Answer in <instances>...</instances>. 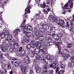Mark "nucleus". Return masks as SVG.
Wrapping results in <instances>:
<instances>
[{
    "label": "nucleus",
    "mask_w": 74,
    "mask_h": 74,
    "mask_svg": "<svg viewBox=\"0 0 74 74\" xmlns=\"http://www.w3.org/2000/svg\"><path fill=\"white\" fill-rule=\"evenodd\" d=\"M37 31V29L35 28L34 29V33H35V32H36Z\"/></svg>",
    "instance_id": "nucleus-64"
},
{
    "label": "nucleus",
    "mask_w": 74,
    "mask_h": 74,
    "mask_svg": "<svg viewBox=\"0 0 74 74\" xmlns=\"http://www.w3.org/2000/svg\"><path fill=\"white\" fill-rule=\"evenodd\" d=\"M45 48V49H44V51H43L42 53L43 55H45L47 53V49L48 48H46V47Z\"/></svg>",
    "instance_id": "nucleus-26"
},
{
    "label": "nucleus",
    "mask_w": 74,
    "mask_h": 74,
    "mask_svg": "<svg viewBox=\"0 0 74 74\" xmlns=\"http://www.w3.org/2000/svg\"><path fill=\"white\" fill-rule=\"evenodd\" d=\"M42 73L43 74H47V73H48V72H47V71L46 70L43 71Z\"/></svg>",
    "instance_id": "nucleus-50"
},
{
    "label": "nucleus",
    "mask_w": 74,
    "mask_h": 74,
    "mask_svg": "<svg viewBox=\"0 0 74 74\" xmlns=\"http://www.w3.org/2000/svg\"><path fill=\"white\" fill-rule=\"evenodd\" d=\"M35 42L34 41H31L30 44H35Z\"/></svg>",
    "instance_id": "nucleus-56"
},
{
    "label": "nucleus",
    "mask_w": 74,
    "mask_h": 74,
    "mask_svg": "<svg viewBox=\"0 0 74 74\" xmlns=\"http://www.w3.org/2000/svg\"><path fill=\"white\" fill-rule=\"evenodd\" d=\"M50 30L51 31V32L54 33L55 32V28L53 27H52L50 28Z\"/></svg>",
    "instance_id": "nucleus-30"
},
{
    "label": "nucleus",
    "mask_w": 74,
    "mask_h": 74,
    "mask_svg": "<svg viewBox=\"0 0 74 74\" xmlns=\"http://www.w3.org/2000/svg\"><path fill=\"white\" fill-rule=\"evenodd\" d=\"M9 42V41L8 40H7V39H5L3 42V45H7L8 44Z\"/></svg>",
    "instance_id": "nucleus-19"
},
{
    "label": "nucleus",
    "mask_w": 74,
    "mask_h": 74,
    "mask_svg": "<svg viewBox=\"0 0 74 74\" xmlns=\"http://www.w3.org/2000/svg\"><path fill=\"white\" fill-rule=\"evenodd\" d=\"M56 42L60 44V45H62V39L59 38H58L57 40H56Z\"/></svg>",
    "instance_id": "nucleus-13"
},
{
    "label": "nucleus",
    "mask_w": 74,
    "mask_h": 74,
    "mask_svg": "<svg viewBox=\"0 0 74 74\" xmlns=\"http://www.w3.org/2000/svg\"><path fill=\"white\" fill-rule=\"evenodd\" d=\"M0 74H5V73L3 72L0 69Z\"/></svg>",
    "instance_id": "nucleus-58"
},
{
    "label": "nucleus",
    "mask_w": 74,
    "mask_h": 74,
    "mask_svg": "<svg viewBox=\"0 0 74 74\" xmlns=\"http://www.w3.org/2000/svg\"><path fill=\"white\" fill-rule=\"evenodd\" d=\"M48 19L51 21H52V20L53 21H54V20L56 18L55 17H53V16L50 15L49 16Z\"/></svg>",
    "instance_id": "nucleus-21"
},
{
    "label": "nucleus",
    "mask_w": 74,
    "mask_h": 74,
    "mask_svg": "<svg viewBox=\"0 0 74 74\" xmlns=\"http://www.w3.org/2000/svg\"><path fill=\"white\" fill-rule=\"evenodd\" d=\"M3 33L5 35V36H8V35H9L8 34L9 32L8 31H7V32L6 31H3Z\"/></svg>",
    "instance_id": "nucleus-38"
},
{
    "label": "nucleus",
    "mask_w": 74,
    "mask_h": 74,
    "mask_svg": "<svg viewBox=\"0 0 74 74\" xmlns=\"http://www.w3.org/2000/svg\"><path fill=\"white\" fill-rule=\"evenodd\" d=\"M26 26L27 30H31V29H32V27L30 26H28L27 25H26Z\"/></svg>",
    "instance_id": "nucleus-31"
},
{
    "label": "nucleus",
    "mask_w": 74,
    "mask_h": 74,
    "mask_svg": "<svg viewBox=\"0 0 74 74\" xmlns=\"http://www.w3.org/2000/svg\"><path fill=\"white\" fill-rule=\"evenodd\" d=\"M43 4H41L40 6L41 8H45V7H46V5L45 3H43Z\"/></svg>",
    "instance_id": "nucleus-32"
},
{
    "label": "nucleus",
    "mask_w": 74,
    "mask_h": 74,
    "mask_svg": "<svg viewBox=\"0 0 74 74\" xmlns=\"http://www.w3.org/2000/svg\"><path fill=\"white\" fill-rule=\"evenodd\" d=\"M53 73V70H50L49 71V74H52Z\"/></svg>",
    "instance_id": "nucleus-52"
},
{
    "label": "nucleus",
    "mask_w": 74,
    "mask_h": 74,
    "mask_svg": "<svg viewBox=\"0 0 74 74\" xmlns=\"http://www.w3.org/2000/svg\"><path fill=\"white\" fill-rule=\"evenodd\" d=\"M23 59L25 61L26 60H28V59H30V58H29L28 56L25 55L24 57V58H23Z\"/></svg>",
    "instance_id": "nucleus-34"
},
{
    "label": "nucleus",
    "mask_w": 74,
    "mask_h": 74,
    "mask_svg": "<svg viewBox=\"0 0 74 74\" xmlns=\"http://www.w3.org/2000/svg\"><path fill=\"white\" fill-rule=\"evenodd\" d=\"M71 2H69V1L68 2L66 3V4H65L64 6V7H69V9H71V8H73V7L72 6V3H71Z\"/></svg>",
    "instance_id": "nucleus-9"
},
{
    "label": "nucleus",
    "mask_w": 74,
    "mask_h": 74,
    "mask_svg": "<svg viewBox=\"0 0 74 74\" xmlns=\"http://www.w3.org/2000/svg\"><path fill=\"white\" fill-rule=\"evenodd\" d=\"M10 51L11 52H14L15 49L13 47H11L10 49Z\"/></svg>",
    "instance_id": "nucleus-27"
},
{
    "label": "nucleus",
    "mask_w": 74,
    "mask_h": 74,
    "mask_svg": "<svg viewBox=\"0 0 74 74\" xmlns=\"http://www.w3.org/2000/svg\"><path fill=\"white\" fill-rule=\"evenodd\" d=\"M25 35L27 37H31L32 36V33L30 32H27L25 33Z\"/></svg>",
    "instance_id": "nucleus-23"
},
{
    "label": "nucleus",
    "mask_w": 74,
    "mask_h": 74,
    "mask_svg": "<svg viewBox=\"0 0 74 74\" xmlns=\"http://www.w3.org/2000/svg\"><path fill=\"white\" fill-rule=\"evenodd\" d=\"M72 45L73 44H72V43H68L67 45V47L68 48H70L71 47H72Z\"/></svg>",
    "instance_id": "nucleus-33"
},
{
    "label": "nucleus",
    "mask_w": 74,
    "mask_h": 74,
    "mask_svg": "<svg viewBox=\"0 0 74 74\" xmlns=\"http://www.w3.org/2000/svg\"><path fill=\"white\" fill-rule=\"evenodd\" d=\"M57 25H60L62 27H63V26L64 25V20L61 19H60L59 20V23H58Z\"/></svg>",
    "instance_id": "nucleus-11"
},
{
    "label": "nucleus",
    "mask_w": 74,
    "mask_h": 74,
    "mask_svg": "<svg viewBox=\"0 0 74 74\" xmlns=\"http://www.w3.org/2000/svg\"><path fill=\"white\" fill-rule=\"evenodd\" d=\"M24 62H25L27 64H29L30 63V59H29L28 60H24Z\"/></svg>",
    "instance_id": "nucleus-35"
},
{
    "label": "nucleus",
    "mask_w": 74,
    "mask_h": 74,
    "mask_svg": "<svg viewBox=\"0 0 74 74\" xmlns=\"http://www.w3.org/2000/svg\"><path fill=\"white\" fill-rule=\"evenodd\" d=\"M68 66L69 68L74 67V62H71L68 65Z\"/></svg>",
    "instance_id": "nucleus-20"
},
{
    "label": "nucleus",
    "mask_w": 74,
    "mask_h": 74,
    "mask_svg": "<svg viewBox=\"0 0 74 74\" xmlns=\"http://www.w3.org/2000/svg\"><path fill=\"white\" fill-rule=\"evenodd\" d=\"M73 0H69V2H71L72 3V6H73Z\"/></svg>",
    "instance_id": "nucleus-53"
},
{
    "label": "nucleus",
    "mask_w": 74,
    "mask_h": 74,
    "mask_svg": "<svg viewBox=\"0 0 74 74\" xmlns=\"http://www.w3.org/2000/svg\"><path fill=\"white\" fill-rule=\"evenodd\" d=\"M42 63L43 64H45L46 63V60H42Z\"/></svg>",
    "instance_id": "nucleus-51"
},
{
    "label": "nucleus",
    "mask_w": 74,
    "mask_h": 74,
    "mask_svg": "<svg viewBox=\"0 0 74 74\" xmlns=\"http://www.w3.org/2000/svg\"><path fill=\"white\" fill-rule=\"evenodd\" d=\"M38 38L39 40L40 41H43L44 39V36L43 35H41V36L39 37Z\"/></svg>",
    "instance_id": "nucleus-22"
},
{
    "label": "nucleus",
    "mask_w": 74,
    "mask_h": 74,
    "mask_svg": "<svg viewBox=\"0 0 74 74\" xmlns=\"http://www.w3.org/2000/svg\"><path fill=\"white\" fill-rule=\"evenodd\" d=\"M25 53L26 52L25 51L23 50L22 51L21 53V58H23V57L25 55Z\"/></svg>",
    "instance_id": "nucleus-24"
},
{
    "label": "nucleus",
    "mask_w": 74,
    "mask_h": 74,
    "mask_svg": "<svg viewBox=\"0 0 74 74\" xmlns=\"http://www.w3.org/2000/svg\"><path fill=\"white\" fill-rule=\"evenodd\" d=\"M65 71L64 70L63 71L61 70L59 71L57 73V74H63L64 73Z\"/></svg>",
    "instance_id": "nucleus-29"
},
{
    "label": "nucleus",
    "mask_w": 74,
    "mask_h": 74,
    "mask_svg": "<svg viewBox=\"0 0 74 74\" xmlns=\"http://www.w3.org/2000/svg\"><path fill=\"white\" fill-rule=\"evenodd\" d=\"M59 71V68H58V67H57L56 69V73H57Z\"/></svg>",
    "instance_id": "nucleus-61"
},
{
    "label": "nucleus",
    "mask_w": 74,
    "mask_h": 74,
    "mask_svg": "<svg viewBox=\"0 0 74 74\" xmlns=\"http://www.w3.org/2000/svg\"><path fill=\"white\" fill-rule=\"evenodd\" d=\"M61 68H62L63 69H65V65H64V64H62L61 65Z\"/></svg>",
    "instance_id": "nucleus-49"
},
{
    "label": "nucleus",
    "mask_w": 74,
    "mask_h": 74,
    "mask_svg": "<svg viewBox=\"0 0 74 74\" xmlns=\"http://www.w3.org/2000/svg\"><path fill=\"white\" fill-rule=\"evenodd\" d=\"M32 36L34 38L36 39L38 38V37L40 36V33L38 32H34V34H32Z\"/></svg>",
    "instance_id": "nucleus-10"
},
{
    "label": "nucleus",
    "mask_w": 74,
    "mask_h": 74,
    "mask_svg": "<svg viewBox=\"0 0 74 74\" xmlns=\"http://www.w3.org/2000/svg\"><path fill=\"white\" fill-rule=\"evenodd\" d=\"M30 47H31L30 44H28L26 46V48H27V49H30Z\"/></svg>",
    "instance_id": "nucleus-44"
},
{
    "label": "nucleus",
    "mask_w": 74,
    "mask_h": 74,
    "mask_svg": "<svg viewBox=\"0 0 74 74\" xmlns=\"http://www.w3.org/2000/svg\"><path fill=\"white\" fill-rule=\"evenodd\" d=\"M46 39V42H48L47 44H44V45H43V47H45V48H49L50 47V46L51 45H53V44H52V42H50L49 41V40H50V39L48 37H47L45 38Z\"/></svg>",
    "instance_id": "nucleus-5"
},
{
    "label": "nucleus",
    "mask_w": 74,
    "mask_h": 74,
    "mask_svg": "<svg viewBox=\"0 0 74 74\" xmlns=\"http://www.w3.org/2000/svg\"><path fill=\"white\" fill-rule=\"evenodd\" d=\"M47 10L48 12H49V11H50V10H51V9L49 7L48 8H47Z\"/></svg>",
    "instance_id": "nucleus-60"
},
{
    "label": "nucleus",
    "mask_w": 74,
    "mask_h": 74,
    "mask_svg": "<svg viewBox=\"0 0 74 74\" xmlns=\"http://www.w3.org/2000/svg\"><path fill=\"white\" fill-rule=\"evenodd\" d=\"M42 29L45 30H48L49 29V26L47 24H42Z\"/></svg>",
    "instance_id": "nucleus-12"
},
{
    "label": "nucleus",
    "mask_w": 74,
    "mask_h": 74,
    "mask_svg": "<svg viewBox=\"0 0 74 74\" xmlns=\"http://www.w3.org/2000/svg\"><path fill=\"white\" fill-rule=\"evenodd\" d=\"M16 43L15 42H14V41H12L10 42V44L11 45H13L14 46Z\"/></svg>",
    "instance_id": "nucleus-42"
},
{
    "label": "nucleus",
    "mask_w": 74,
    "mask_h": 74,
    "mask_svg": "<svg viewBox=\"0 0 74 74\" xmlns=\"http://www.w3.org/2000/svg\"><path fill=\"white\" fill-rule=\"evenodd\" d=\"M47 4H50V2L49 0H47Z\"/></svg>",
    "instance_id": "nucleus-63"
},
{
    "label": "nucleus",
    "mask_w": 74,
    "mask_h": 74,
    "mask_svg": "<svg viewBox=\"0 0 74 74\" xmlns=\"http://www.w3.org/2000/svg\"><path fill=\"white\" fill-rule=\"evenodd\" d=\"M23 39L26 42H29L30 39L29 37H27V36L24 37H23Z\"/></svg>",
    "instance_id": "nucleus-16"
},
{
    "label": "nucleus",
    "mask_w": 74,
    "mask_h": 74,
    "mask_svg": "<svg viewBox=\"0 0 74 74\" xmlns=\"http://www.w3.org/2000/svg\"><path fill=\"white\" fill-rule=\"evenodd\" d=\"M41 42L39 41H36V47H38V48H36L35 50V53L36 54H38L40 53V49L41 48V47L40 46V44Z\"/></svg>",
    "instance_id": "nucleus-4"
},
{
    "label": "nucleus",
    "mask_w": 74,
    "mask_h": 74,
    "mask_svg": "<svg viewBox=\"0 0 74 74\" xmlns=\"http://www.w3.org/2000/svg\"><path fill=\"white\" fill-rule=\"evenodd\" d=\"M0 36L1 39L4 38L5 37V35L3 33H2L1 34H0Z\"/></svg>",
    "instance_id": "nucleus-28"
},
{
    "label": "nucleus",
    "mask_w": 74,
    "mask_h": 74,
    "mask_svg": "<svg viewBox=\"0 0 74 74\" xmlns=\"http://www.w3.org/2000/svg\"><path fill=\"white\" fill-rule=\"evenodd\" d=\"M40 56L39 55H36V60H34V62L35 63H38V62H37V60H38L39 59H40Z\"/></svg>",
    "instance_id": "nucleus-15"
},
{
    "label": "nucleus",
    "mask_w": 74,
    "mask_h": 74,
    "mask_svg": "<svg viewBox=\"0 0 74 74\" xmlns=\"http://www.w3.org/2000/svg\"><path fill=\"white\" fill-rule=\"evenodd\" d=\"M22 64L21 62H19L18 64V65L19 66V67H22Z\"/></svg>",
    "instance_id": "nucleus-54"
},
{
    "label": "nucleus",
    "mask_w": 74,
    "mask_h": 74,
    "mask_svg": "<svg viewBox=\"0 0 74 74\" xmlns=\"http://www.w3.org/2000/svg\"><path fill=\"white\" fill-rule=\"evenodd\" d=\"M59 38V37L58 35H55V36L53 37L54 39L56 40H58V39Z\"/></svg>",
    "instance_id": "nucleus-37"
},
{
    "label": "nucleus",
    "mask_w": 74,
    "mask_h": 74,
    "mask_svg": "<svg viewBox=\"0 0 74 74\" xmlns=\"http://www.w3.org/2000/svg\"><path fill=\"white\" fill-rule=\"evenodd\" d=\"M21 70L23 72H25L26 71V68L23 67L21 68Z\"/></svg>",
    "instance_id": "nucleus-45"
},
{
    "label": "nucleus",
    "mask_w": 74,
    "mask_h": 74,
    "mask_svg": "<svg viewBox=\"0 0 74 74\" xmlns=\"http://www.w3.org/2000/svg\"><path fill=\"white\" fill-rule=\"evenodd\" d=\"M18 32H21V30H20L19 29H17L15 30L14 31V33L15 34L18 35Z\"/></svg>",
    "instance_id": "nucleus-18"
},
{
    "label": "nucleus",
    "mask_w": 74,
    "mask_h": 74,
    "mask_svg": "<svg viewBox=\"0 0 74 74\" xmlns=\"http://www.w3.org/2000/svg\"><path fill=\"white\" fill-rule=\"evenodd\" d=\"M50 67H53L54 69H56V64L54 63L49 65L48 66L47 64H45L43 66V68L45 70H47V69H49Z\"/></svg>",
    "instance_id": "nucleus-3"
},
{
    "label": "nucleus",
    "mask_w": 74,
    "mask_h": 74,
    "mask_svg": "<svg viewBox=\"0 0 74 74\" xmlns=\"http://www.w3.org/2000/svg\"><path fill=\"white\" fill-rule=\"evenodd\" d=\"M13 46H14L15 49H17L18 48V44L17 43H16Z\"/></svg>",
    "instance_id": "nucleus-36"
},
{
    "label": "nucleus",
    "mask_w": 74,
    "mask_h": 74,
    "mask_svg": "<svg viewBox=\"0 0 74 74\" xmlns=\"http://www.w3.org/2000/svg\"><path fill=\"white\" fill-rule=\"evenodd\" d=\"M44 45H43V48H44L43 50L42 49H41V48L40 49V51H41V52H43V51H44V49H45V47H44Z\"/></svg>",
    "instance_id": "nucleus-55"
},
{
    "label": "nucleus",
    "mask_w": 74,
    "mask_h": 74,
    "mask_svg": "<svg viewBox=\"0 0 74 74\" xmlns=\"http://www.w3.org/2000/svg\"><path fill=\"white\" fill-rule=\"evenodd\" d=\"M70 60L72 62H74V56H71L70 58Z\"/></svg>",
    "instance_id": "nucleus-39"
},
{
    "label": "nucleus",
    "mask_w": 74,
    "mask_h": 74,
    "mask_svg": "<svg viewBox=\"0 0 74 74\" xmlns=\"http://www.w3.org/2000/svg\"><path fill=\"white\" fill-rule=\"evenodd\" d=\"M43 12L45 14H48V12L45 9H44L43 10Z\"/></svg>",
    "instance_id": "nucleus-43"
},
{
    "label": "nucleus",
    "mask_w": 74,
    "mask_h": 74,
    "mask_svg": "<svg viewBox=\"0 0 74 74\" xmlns=\"http://www.w3.org/2000/svg\"><path fill=\"white\" fill-rule=\"evenodd\" d=\"M26 20L25 19L24 21L22 24L21 25V27L22 30H23V34H25V33L27 31V29L26 26H25V24L26 23Z\"/></svg>",
    "instance_id": "nucleus-6"
},
{
    "label": "nucleus",
    "mask_w": 74,
    "mask_h": 74,
    "mask_svg": "<svg viewBox=\"0 0 74 74\" xmlns=\"http://www.w3.org/2000/svg\"><path fill=\"white\" fill-rule=\"evenodd\" d=\"M0 48L1 49L2 51L3 52H5L7 50V47L3 45H0Z\"/></svg>",
    "instance_id": "nucleus-8"
},
{
    "label": "nucleus",
    "mask_w": 74,
    "mask_h": 74,
    "mask_svg": "<svg viewBox=\"0 0 74 74\" xmlns=\"http://www.w3.org/2000/svg\"><path fill=\"white\" fill-rule=\"evenodd\" d=\"M7 37V38L6 40H8L9 41V40H10V41L12 40V36H11V35L10 34L8 35Z\"/></svg>",
    "instance_id": "nucleus-17"
},
{
    "label": "nucleus",
    "mask_w": 74,
    "mask_h": 74,
    "mask_svg": "<svg viewBox=\"0 0 74 74\" xmlns=\"http://www.w3.org/2000/svg\"><path fill=\"white\" fill-rule=\"evenodd\" d=\"M31 45V47L32 48H34L35 47V44H30Z\"/></svg>",
    "instance_id": "nucleus-47"
},
{
    "label": "nucleus",
    "mask_w": 74,
    "mask_h": 74,
    "mask_svg": "<svg viewBox=\"0 0 74 74\" xmlns=\"http://www.w3.org/2000/svg\"><path fill=\"white\" fill-rule=\"evenodd\" d=\"M39 13L38 14H35V17L37 19H39L40 20V19H42L43 18V16L44 15L42 13H41V12L39 11H38Z\"/></svg>",
    "instance_id": "nucleus-7"
},
{
    "label": "nucleus",
    "mask_w": 74,
    "mask_h": 74,
    "mask_svg": "<svg viewBox=\"0 0 74 74\" xmlns=\"http://www.w3.org/2000/svg\"><path fill=\"white\" fill-rule=\"evenodd\" d=\"M5 68L6 70H9L11 69V66L9 64H8L5 65Z\"/></svg>",
    "instance_id": "nucleus-25"
},
{
    "label": "nucleus",
    "mask_w": 74,
    "mask_h": 74,
    "mask_svg": "<svg viewBox=\"0 0 74 74\" xmlns=\"http://www.w3.org/2000/svg\"><path fill=\"white\" fill-rule=\"evenodd\" d=\"M11 59H11L12 60H17L16 58H11Z\"/></svg>",
    "instance_id": "nucleus-62"
},
{
    "label": "nucleus",
    "mask_w": 74,
    "mask_h": 74,
    "mask_svg": "<svg viewBox=\"0 0 74 74\" xmlns=\"http://www.w3.org/2000/svg\"><path fill=\"white\" fill-rule=\"evenodd\" d=\"M35 55V54L33 52V51H32V53H31L30 56L32 58H33Z\"/></svg>",
    "instance_id": "nucleus-41"
},
{
    "label": "nucleus",
    "mask_w": 74,
    "mask_h": 74,
    "mask_svg": "<svg viewBox=\"0 0 74 74\" xmlns=\"http://www.w3.org/2000/svg\"><path fill=\"white\" fill-rule=\"evenodd\" d=\"M41 71V69L40 68L36 70V72L37 73H40Z\"/></svg>",
    "instance_id": "nucleus-46"
},
{
    "label": "nucleus",
    "mask_w": 74,
    "mask_h": 74,
    "mask_svg": "<svg viewBox=\"0 0 74 74\" xmlns=\"http://www.w3.org/2000/svg\"><path fill=\"white\" fill-rule=\"evenodd\" d=\"M29 73L30 74H33L34 73V72L32 70H30Z\"/></svg>",
    "instance_id": "nucleus-59"
},
{
    "label": "nucleus",
    "mask_w": 74,
    "mask_h": 74,
    "mask_svg": "<svg viewBox=\"0 0 74 74\" xmlns=\"http://www.w3.org/2000/svg\"><path fill=\"white\" fill-rule=\"evenodd\" d=\"M35 69L36 70H38V69H39L38 68V64L36 65L35 66Z\"/></svg>",
    "instance_id": "nucleus-48"
},
{
    "label": "nucleus",
    "mask_w": 74,
    "mask_h": 74,
    "mask_svg": "<svg viewBox=\"0 0 74 74\" xmlns=\"http://www.w3.org/2000/svg\"><path fill=\"white\" fill-rule=\"evenodd\" d=\"M13 64L16 67L18 66V62L15 61L14 62Z\"/></svg>",
    "instance_id": "nucleus-40"
},
{
    "label": "nucleus",
    "mask_w": 74,
    "mask_h": 74,
    "mask_svg": "<svg viewBox=\"0 0 74 74\" xmlns=\"http://www.w3.org/2000/svg\"><path fill=\"white\" fill-rule=\"evenodd\" d=\"M31 0H29V3H28L27 7L25 10V13L24 14V16L25 17V18H27V16L26 15L28 13H30V9H31L32 6H33V5H32L30 4V2H31Z\"/></svg>",
    "instance_id": "nucleus-1"
},
{
    "label": "nucleus",
    "mask_w": 74,
    "mask_h": 74,
    "mask_svg": "<svg viewBox=\"0 0 74 74\" xmlns=\"http://www.w3.org/2000/svg\"><path fill=\"white\" fill-rule=\"evenodd\" d=\"M22 47H20L19 49V51L21 52V51H22Z\"/></svg>",
    "instance_id": "nucleus-57"
},
{
    "label": "nucleus",
    "mask_w": 74,
    "mask_h": 74,
    "mask_svg": "<svg viewBox=\"0 0 74 74\" xmlns=\"http://www.w3.org/2000/svg\"><path fill=\"white\" fill-rule=\"evenodd\" d=\"M57 47L59 51L57 52V53H58L59 55H60V56L62 57H63L64 59L65 60H66L68 58H69V56L68 54H64V53L63 52H60V49H61V46L58 45H57Z\"/></svg>",
    "instance_id": "nucleus-2"
},
{
    "label": "nucleus",
    "mask_w": 74,
    "mask_h": 74,
    "mask_svg": "<svg viewBox=\"0 0 74 74\" xmlns=\"http://www.w3.org/2000/svg\"><path fill=\"white\" fill-rule=\"evenodd\" d=\"M46 59L48 60H51V59H53V57L50 55H48L46 57Z\"/></svg>",
    "instance_id": "nucleus-14"
}]
</instances>
